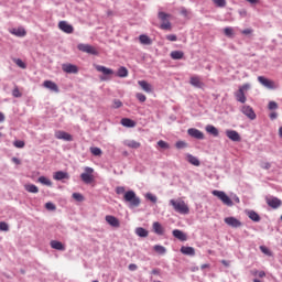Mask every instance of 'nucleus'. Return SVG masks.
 <instances>
[{"label": "nucleus", "mask_w": 282, "mask_h": 282, "mask_svg": "<svg viewBox=\"0 0 282 282\" xmlns=\"http://www.w3.org/2000/svg\"><path fill=\"white\" fill-rule=\"evenodd\" d=\"M171 206H173L174 210L176 213H180L181 215H188L191 213V209L188 208V205L181 198L178 199H171L170 200Z\"/></svg>", "instance_id": "f257e3e1"}, {"label": "nucleus", "mask_w": 282, "mask_h": 282, "mask_svg": "<svg viewBox=\"0 0 282 282\" xmlns=\"http://www.w3.org/2000/svg\"><path fill=\"white\" fill-rule=\"evenodd\" d=\"M123 200L130 204L132 208H138V206L141 204L140 197H138L133 191L126 192L123 195Z\"/></svg>", "instance_id": "f03ea898"}, {"label": "nucleus", "mask_w": 282, "mask_h": 282, "mask_svg": "<svg viewBox=\"0 0 282 282\" xmlns=\"http://www.w3.org/2000/svg\"><path fill=\"white\" fill-rule=\"evenodd\" d=\"M248 89H250V84H243L239 87L238 91L235 93L236 100L238 102H241L242 105L246 104V91H248Z\"/></svg>", "instance_id": "7ed1b4c3"}, {"label": "nucleus", "mask_w": 282, "mask_h": 282, "mask_svg": "<svg viewBox=\"0 0 282 282\" xmlns=\"http://www.w3.org/2000/svg\"><path fill=\"white\" fill-rule=\"evenodd\" d=\"M212 195H214V197H218V199H220V202H223V204H225V206H232V199H230L226 195V192L214 189L212 192Z\"/></svg>", "instance_id": "20e7f679"}, {"label": "nucleus", "mask_w": 282, "mask_h": 282, "mask_svg": "<svg viewBox=\"0 0 282 282\" xmlns=\"http://www.w3.org/2000/svg\"><path fill=\"white\" fill-rule=\"evenodd\" d=\"M158 17H159L160 21H162L160 29L161 30H171V22L169 21V18H171V14L160 11Z\"/></svg>", "instance_id": "39448f33"}, {"label": "nucleus", "mask_w": 282, "mask_h": 282, "mask_svg": "<svg viewBox=\"0 0 282 282\" xmlns=\"http://www.w3.org/2000/svg\"><path fill=\"white\" fill-rule=\"evenodd\" d=\"M95 69L100 74H104L105 77H101V80H109V78L115 74L113 69L101 65H95Z\"/></svg>", "instance_id": "423d86ee"}, {"label": "nucleus", "mask_w": 282, "mask_h": 282, "mask_svg": "<svg viewBox=\"0 0 282 282\" xmlns=\"http://www.w3.org/2000/svg\"><path fill=\"white\" fill-rule=\"evenodd\" d=\"M80 180L84 184H91L94 182V169L85 167V172L80 174Z\"/></svg>", "instance_id": "0eeeda50"}, {"label": "nucleus", "mask_w": 282, "mask_h": 282, "mask_svg": "<svg viewBox=\"0 0 282 282\" xmlns=\"http://www.w3.org/2000/svg\"><path fill=\"white\" fill-rule=\"evenodd\" d=\"M258 83L262 85L263 87H267V89H276V84L272 79H268L263 76L258 77Z\"/></svg>", "instance_id": "6e6552de"}, {"label": "nucleus", "mask_w": 282, "mask_h": 282, "mask_svg": "<svg viewBox=\"0 0 282 282\" xmlns=\"http://www.w3.org/2000/svg\"><path fill=\"white\" fill-rule=\"evenodd\" d=\"M77 48L79 50V52H85L86 54H93L94 56L98 54V51H96V47L89 44H78Z\"/></svg>", "instance_id": "1a4fd4ad"}, {"label": "nucleus", "mask_w": 282, "mask_h": 282, "mask_svg": "<svg viewBox=\"0 0 282 282\" xmlns=\"http://www.w3.org/2000/svg\"><path fill=\"white\" fill-rule=\"evenodd\" d=\"M224 221H225V224H227V226H230V228H241L243 226V224L239 219H237L232 216L226 217L224 219Z\"/></svg>", "instance_id": "9d476101"}, {"label": "nucleus", "mask_w": 282, "mask_h": 282, "mask_svg": "<svg viewBox=\"0 0 282 282\" xmlns=\"http://www.w3.org/2000/svg\"><path fill=\"white\" fill-rule=\"evenodd\" d=\"M241 112L243 116L248 117L249 120H257V113L254 112V109L250 106H242Z\"/></svg>", "instance_id": "9b49d317"}, {"label": "nucleus", "mask_w": 282, "mask_h": 282, "mask_svg": "<svg viewBox=\"0 0 282 282\" xmlns=\"http://www.w3.org/2000/svg\"><path fill=\"white\" fill-rule=\"evenodd\" d=\"M58 28L65 34H74V26L72 24H68L67 21H59Z\"/></svg>", "instance_id": "f8f14e48"}, {"label": "nucleus", "mask_w": 282, "mask_h": 282, "mask_svg": "<svg viewBox=\"0 0 282 282\" xmlns=\"http://www.w3.org/2000/svg\"><path fill=\"white\" fill-rule=\"evenodd\" d=\"M265 202L268 206H270V208H273V209L280 208V206L282 205L281 199L274 196L268 197Z\"/></svg>", "instance_id": "ddd939ff"}, {"label": "nucleus", "mask_w": 282, "mask_h": 282, "mask_svg": "<svg viewBox=\"0 0 282 282\" xmlns=\"http://www.w3.org/2000/svg\"><path fill=\"white\" fill-rule=\"evenodd\" d=\"M55 138L57 140H65L66 142H72V140H74V138L72 137V134L63 131V130H57L55 132Z\"/></svg>", "instance_id": "4468645a"}, {"label": "nucleus", "mask_w": 282, "mask_h": 282, "mask_svg": "<svg viewBox=\"0 0 282 282\" xmlns=\"http://www.w3.org/2000/svg\"><path fill=\"white\" fill-rule=\"evenodd\" d=\"M189 85H192V87H196L197 89H203L205 86L204 82H202V77L199 76H192L189 78Z\"/></svg>", "instance_id": "2eb2a0df"}, {"label": "nucleus", "mask_w": 282, "mask_h": 282, "mask_svg": "<svg viewBox=\"0 0 282 282\" xmlns=\"http://www.w3.org/2000/svg\"><path fill=\"white\" fill-rule=\"evenodd\" d=\"M9 32L10 34H13V36H18L20 39L28 34V32L25 31V28L23 26L10 29Z\"/></svg>", "instance_id": "dca6fc26"}, {"label": "nucleus", "mask_w": 282, "mask_h": 282, "mask_svg": "<svg viewBox=\"0 0 282 282\" xmlns=\"http://www.w3.org/2000/svg\"><path fill=\"white\" fill-rule=\"evenodd\" d=\"M62 69L65 74H78V66L74 64H63Z\"/></svg>", "instance_id": "f3484780"}, {"label": "nucleus", "mask_w": 282, "mask_h": 282, "mask_svg": "<svg viewBox=\"0 0 282 282\" xmlns=\"http://www.w3.org/2000/svg\"><path fill=\"white\" fill-rule=\"evenodd\" d=\"M226 135L232 142H241V135L236 130H227Z\"/></svg>", "instance_id": "a211bd4d"}, {"label": "nucleus", "mask_w": 282, "mask_h": 282, "mask_svg": "<svg viewBox=\"0 0 282 282\" xmlns=\"http://www.w3.org/2000/svg\"><path fill=\"white\" fill-rule=\"evenodd\" d=\"M187 133L188 135H191V138H195L196 140H204V132H202L200 130L191 128L187 130Z\"/></svg>", "instance_id": "6ab92c4d"}, {"label": "nucleus", "mask_w": 282, "mask_h": 282, "mask_svg": "<svg viewBox=\"0 0 282 282\" xmlns=\"http://www.w3.org/2000/svg\"><path fill=\"white\" fill-rule=\"evenodd\" d=\"M43 87H45V89H50V91H54V94H58L61 91L58 89V85L52 80H45L43 83Z\"/></svg>", "instance_id": "aec40b11"}, {"label": "nucleus", "mask_w": 282, "mask_h": 282, "mask_svg": "<svg viewBox=\"0 0 282 282\" xmlns=\"http://www.w3.org/2000/svg\"><path fill=\"white\" fill-rule=\"evenodd\" d=\"M138 85L143 91H145V94H151L153 91V86L147 80H139Z\"/></svg>", "instance_id": "412c9836"}, {"label": "nucleus", "mask_w": 282, "mask_h": 282, "mask_svg": "<svg viewBox=\"0 0 282 282\" xmlns=\"http://www.w3.org/2000/svg\"><path fill=\"white\" fill-rule=\"evenodd\" d=\"M106 221L107 224H109V226H112V228H120V220L115 216H111V215L106 216Z\"/></svg>", "instance_id": "4be33fe9"}, {"label": "nucleus", "mask_w": 282, "mask_h": 282, "mask_svg": "<svg viewBox=\"0 0 282 282\" xmlns=\"http://www.w3.org/2000/svg\"><path fill=\"white\" fill-rule=\"evenodd\" d=\"M54 180L61 182V180H69V174L67 172L57 171L53 175Z\"/></svg>", "instance_id": "5701e85b"}, {"label": "nucleus", "mask_w": 282, "mask_h": 282, "mask_svg": "<svg viewBox=\"0 0 282 282\" xmlns=\"http://www.w3.org/2000/svg\"><path fill=\"white\" fill-rule=\"evenodd\" d=\"M173 237H175V239H178L180 241H186L188 238L186 237V234H184L182 230L180 229H174L173 230Z\"/></svg>", "instance_id": "b1692460"}, {"label": "nucleus", "mask_w": 282, "mask_h": 282, "mask_svg": "<svg viewBox=\"0 0 282 282\" xmlns=\"http://www.w3.org/2000/svg\"><path fill=\"white\" fill-rule=\"evenodd\" d=\"M205 130L209 133V135H214V138L219 135V130L213 124H207Z\"/></svg>", "instance_id": "393cba45"}, {"label": "nucleus", "mask_w": 282, "mask_h": 282, "mask_svg": "<svg viewBox=\"0 0 282 282\" xmlns=\"http://www.w3.org/2000/svg\"><path fill=\"white\" fill-rule=\"evenodd\" d=\"M181 252L187 257H195V248L193 247H182Z\"/></svg>", "instance_id": "a878e982"}, {"label": "nucleus", "mask_w": 282, "mask_h": 282, "mask_svg": "<svg viewBox=\"0 0 282 282\" xmlns=\"http://www.w3.org/2000/svg\"><path fill=\"white\" fill-rule=\"evenodd\" d=\"M51 248H53V250H65V245H63V242L58 241V240H52L51 241Z\"/></svg>", "instance_id": "bb28decb"}, {"label": "nucleus", "mask_w": 282, "mask_h": 282, "mask_svg": "<svg viewBox=\"0 0 282 282\" xmlns=\"http://www.w3.org/2000/svg\"><path fill=\"white\" fill-rule=\"evenodd\" d=\"M139 42L141 43V45H151L153 43L151 37H149V35L147 34H141L139 36Z\"/></svg>", "instance_id": "cd10ccee"}, {"label": "nucleus", "mask_w": 282, "mask_h": 282, "mask_svg": "<svg viewBox=\"0 0 282 282\" xmlns=\"http://www.w3.org/2000/svg\"><path fill=\"white\" fill-rule=\"evenodd\" d=\"M152 228L155 235H164V227H162V224L155 221L153 223Z\"/></svg>", "instance_id": "c85d7f7f"}, {"label": "nucleus", "mask_w": 282, "mask_h": 282, "mask_svg": "<svg viewBox=\"0 0 282 282\" xmlns=\"http://www.w3.org/2000/svg\"><path fill=\"white\" fill-rule=\"evenodd\" d=\"M247 215L249 219H251V221H256V223L261 221V216H259V214H257V212L254 210H249Z\"/></svg>", "instance_id": "c756f323"}, {"label": "nucleus", "mask_w": 282, "mask_h": 282, "mask_svg": "<svg viewBox=\"0 0 282 282\" xmlns=\"http://www.w3.org/2000/svg\"><path fill=\"white\" fill-rule=\"evenodd\" d=\"M171 58H173V61H182V58H184V52L182 51H173L170 54Z\"/></svg>", "instance_id": "7c9ffc66"}, {"label": "nucleus", "mask_w": 282, "mask_h": 282, "mask_svg": "<svg viewBox=\"0 0 282 282\" xmlns=\"http://www.w3.org/2000/svg\"><path fill=\"white\" fill-rule=\"evenodd\" d=\"M121 124H122V127H128V128L132 129L133 127H135V121H133L129 118H123V119H121Z\"/></svg>", "instance_id": "2f4dec72"}, {"label": "nucleus", "mask_w": 282, "mask_h": 282, "mask_svg": "<svg viewBox=\"0 0 282 282\" xmlns=\"http://www.w3.org/2000/svg\"><path fill=\"white\" fill-rule=\"evenodd\" d=\"M124 144L129 149H140V147H142V144L140 142L134 141V140L126 141Z\"/></svg>", "instance_id": "473e14b6"}, {"label": "nucleus", "mask_w": 282, "mask_h": 282, "mask_svg": "<svg viewBox=\"0 0 282 282\" xmlns=\"http://www.w3.org/2000/svg\"><path fill=\"white\" fill-rule=\"evenodd\" d=\"M117 76L119 78H127V76H129V69H127V67H119L118 72H117Z\"/></svg>", "instance_id": "72a5a7b5"}, {"label": "nucleus", "mask_w": 282, "mask_h": 282, "mask_svg": "<svg viewBox=\"0 0 282 282\" xmlns=\"http://www.w3.org/2000/svg\"><path fill=\"white\" fill-rule=\"evenodd\" d=\"M187 162H189V164H193V166H199V159H197V156H194L192 154L187 155Z\"/></svg>", "instance_id": "f704fd0d"}, {"label": "nucleus", "mask_w": 282, "mask_h": 282, "mask_svg": "<svg viewBox=\"0 0 282 282\" xmlns=\"http://www.w3.org/2000/svg\"><path fill=\"white\" fill-rule=\"evenodd\" d=\"M24 188L28 193H39V187L34 184H26Z\"/></svg>", "instance_id": "c9c22d12"}, {"label": "nucleus", "mask_w": 282, "mask_h": 282, "mask_svg": "<svg viewBox=\"0 0 282 282\" xmlns=\"http://www.w3.org/2000/svg\"><path fill=\"white\" fill-rule=\"evenodd\" d=\"M135 235H138V237H149V231L142 227H138L135 229Z\"/></svg>", "instance_id": "e433bc0d"}, {"label": "nucleus", "mask_w": 282, "mask_h": 282, "mask_svg": "<svg viewBox=\"0 0 282 282\" xmlns=\"http://www.w3.org/2000/svg\"><path fill=\"white\" fill-rule=\"evenodd\" d=\"M40 184H43L44 186H52V181L45 176H40L39 180Z\"/></svg>", "instance_id": "4c0bfd02"}, {"label": "nucleus", "mask_w": 282, "mask_h": 282, "mask_svg": "<svg viewBox=\"0 0 282 282\" xmlns=\"http://www.w3.org/2000/svg\"><path fill=\"white\" fill-rule=\"evenodd\" d=\"M145 198H148L149 202H152V204L158 203V196L153 195L152 193H147Z\"/></svg>", "instance_id": "58836bf2"}, {"label": "nucleus", "mask_w": 282, "mask_h": 282, "mask_svg": "<svg viewBox=\"0 0 282 282\" xmlns=\"http://www.w3.org/2000/svg\"><path fill=\"white\" fill-rule=\"evenodd\" d=\"M12 96L13 98H21V96H23V94L21 93V90H19V86H15L12 90Z\"/></svg>", "instance_id": "ea45409f"}, {"label": "nucleus", "mask_w": 282, "mask_h": 282, "mask_svg": "<svg viewBox=\"0 0 282 282\" xmlns=\"http://www.w3.org/2000/svg\"><path fill=\"white\" fill-rule=\"evenodd\" d=\"M90 153H93L96 156H100L102 155V150H100V148L93 147L90 148Z\"/></svg>", "instance_id": "a19ab883"}, {"label": "nucleus", "mask_w": 282, "mask_h": 282, "mask_svg": "<svg viewBox=\"0 0 282 282\" xmlns=\"http://www.w3.org/2000/svg\"><path fill=\"white\" fill-rule=\"evenodd\" d=\"M73 199L76 202H85V196H83L80 193H73Z\"/></svg>", "instance_id": "79ce46f5"}, {"label": "nucleus", "mask_w": 282, "mask_h": 282, "mask_svg": "<svg viewBox=\"0 0 282 282\" xmlns=\"http://www.w3.org/2000/svg\"><path fill=\"white\" fill-rule=\"evenodd\" d=\"M154 250L159 253V254H164L166 252V248H164L163 246L160 245H155L154 246Z\"/></svg>", "instance_id": "37998d69"}, {"label": "nucleus", "mask_w": 282, "mask_h": 282, "mask_svg": "<svg viewBox=\"0 0 282 282\" xmlns=\"http://www.w3.org/2000/svg\"><path fill=\"white\" fill-rule=\"evenodd\" d=\"M217 8H226V0H212Z\"/></svg>", "instance_id": "c03bdc74"}, {"label": "nucleus", "mask_w": 282, "mask_h": 282, "mask_svg": "<svg viewBox=\"0 0 282 282\" xmlns=\"http://www.w3.org/2000/svg\"><path fill=\"white\" fill-rule=\"evenodd\" d=\"M158 147H160V149H171V145L164 140L158 141Z\"/></svg>", "instance_id": "a18cd8bd"}, {"label": "nucleus", "mask_w": 282, "mask_h": 282, "mask_svg": "<svg viewBox=\"0 0 282 282\" xmlns=\"http://www.w3.org/2000/svg\"><path fill=\"white\" fill-rule=\"evenodd\" d=\"M268 109L270 111H274V110L279 109V104H276V101H270L268 105Z\"/></svg>", "instance_id": "49530a36"}, {"label": "nucleus", "mask_w": 282, "mask_h": 282, "mask_svg": "<svg viewBox=\"0 0 282 282\" xmlns=\"http://www.w3.org/2000/svg\"><path fill=\"white\" fill-rule=\"evenodd\" d=\"M135 98H137V100H138L139 102H147V96H145L144 94H142V93H138V94L135 95Z\"/></svg>", "instance_id": "de8ad7c7"}, {"label": "nucleus", "mask_w": 282, "mask_h": 282, "mask_svg": "<svg viewBox=\"0 0 282 282\" xmlns=\"http://www.w3.org/2000/svg\"><path fill=\"white\" fill-rule=\"evenodd\" d=\"M13 145L15 147V149H23L25 147V142L21 140H17L13 142Z\"/></svg>", "instance_id": "09e8293b"}, {"label": "nucleus", "mask_w": 282, "mask_h": 282, "mask_svg": "<svg viewBox=\"0 0 282 282\" xmlns=\"http://www.w3.org/2000/svg\"><path fill=\"white\" fill-rule=\"evenodd\" d=\"M176 149H186V147H188V143H186L185 141H177L175 143Z\"/></svg>", "instance_id": "8fccbe9b"}, {"label": "nucleus", "mask_w": 282, "mask_h": 282, "mask_svg": "<svg viewBox=\"0 0 282 282\" xmlns=\"http://www.w3.org/2000/svg\"><path fill=\"white\" fill-rule=\"evenodd\" d=\"M0 230L3 232H8L10 230V227L8 226V223L1 221L0 223Z\"/></svg>", "instance_id": "3c124183"}, {"label": "nucleus", "mask_w": 282, "mask_h": 282, "mask_svg": "<svg viewBox=\"0 0 282 282\" xmlns=\"http://www.w3.org/2000/svg\"><path fill=\"white\" fill-rule=\"evenodd\" d=\"M260 250L261 252H263V254H267L268 257H272V251H270V249H268L267 247L261 246Z\"/></svg>", "instance_id": "603ef678"}, {"label": "nucleus", "mask_w": 282, "mask_h": 282, "mask_svg": "<svg viewBox=\"0 0 282 282\" xmlns=\"http://www.w3.org/2000/svg\"><path fill=\"white\" fill-rule=\"evenodd\" d=\"M45 208L46 210H56V205H54V203L48 202L45 204Z\"/></svg>", "instance_id": "864d4df0"}, {"label": "nucleus", "mask_w": 282, "mask_h": 282, "mask_svg": "<svg viewBox=\"0 0 282 282\" xmlns=\"http://www.w3.org/2000/svg\"><path fill=\"white\" fill-rule=\"evenodd\" d=\"M112 107L113 109H120V107H122V101H120V99H115Z\"/></svg>", "instance_id": "5fc2aeb1"}, {"label": "nucleus", "mask_w": 282, "mask_h": 282, "mask_svg": "<svg viewBox=\"0 0 282 282\" xmlns=\"http://www.w3.org/2000/svg\"><path fill=\"white\" fill-rule=\"evenodd\" d=\"M224 34H226L227 36H232V34H234L232 28H225Z\"/></svg>", "instance_id": "6e6d98bb"}, {"label": "nucleus", "mask_w": 282, "mask_h": 282, "mask_svg": "<svg viewBox=\"0 0 282 282\" xmlns=\"http://www.w3.org/2000/svg\"><path fill=\"white\" fill-rule=\"evenodd\" d=\"M15 65H18V67H21V69H25V63L21 59H17L15 61Z\"/></svg>", "instance_id": "4d7b16f0"}, {"label": "nucleus", "mask_w": 282, "mask_h": 282, "mask_svg": "<svg viewBox=\"0 0 282 282\" xmlns=\"http://www.w3.org/2000/svg\"><path fill=\"white\" fill-rule=\"evenodd\" d=\"M271 166H272V165H271L269 162H263V163L261 164V169H264L265 171L270 170Z\"/></svg>", "instance_id": "13d9d810"}, {"label": "nucleus", "mask_w": 282, "mask_h": 282, "mask_svg": "<svg viewBox=\"0 0 282 282\" xmlns=\"http://www.w3.org/2000/svg\"><path fill=\"white\" fill-rule=\"evenodd\" d=\"M166 40L172 41V42L177 41V35H175V34L166 35Z\"/></svg>", "instance_id": "bf43d9fd"}, {"label": "nucleus", "mask_w": 282, "mask_h": 282, "mask_svg": "<svg viewBox=\"0 0 282 282\" xmlns=\"http://www.w3.org/2000/svg\"><path fill=\"white\" fill-rule=\"evenodd\" d=\"M116 193H117V195H122V194H124V187L118 186V187L116 188Z\"/></svg>", "instance_id": "052dcab7"}, {"label": "nucleus", "mask_w": 282, "mask_h": 282, "mask_svg": "<svg viewBox=\"0 0 282 282\" xmlns=\"http://www.w3.org/2000/svg\"><path fill=\"white\" fill-rule=\"evenodd\" d=\"M128 270H130V272H135V270H138V264H129Z\"/></svg>", "instance_id": "680f3d73"}, {"label": "nucleus", "mask_w": 282, "mask_h": 282, "mask_svg": "<svg viewBox=\"0 0 282 282\" xmlns=\"http://www.w3.org/2000/svg\"><path fill=\"white\" fill-rule=\"evenodd\" d=\"M241 34H245V35L252 34V29H245L241 31Z\"/></svg>", "instance_id": "e2e57ef3"}, {"label": "nucleus", "mask_w": 282, "mask_h": 282, "mask_svg": "<svg viewBox=\"0 0 282 282\" xmlns=\"http://www.w3.org/2000/svg\"><path fill=\"white\" fill-rule=\"evenodd\" d=\"M278 116H279V115H278L276 112H271V113H270V119H271V120H276Z\"/></svg>", "instance_id": "0e129e2a"}, {"label": "nucleus", "mask_w": 282, "mask_h": 282, "mask_svg": "<svg viewBox=\"0 0 282 282\" xmlns=\"http://www.w3.org/2000/svg\"><path fill=\"white\" fill-rule=\"evenodd\" d=\"M259 279H263L265 276V271H258Z\"/></svg>", "instance_id": "69168bd1"}, {"label": "nucleus", "mask_w": 282, "mask_h": 282, "mask_svg": "<svg viewBox=\"0 0 282 282\" xmlns=\"http://www.w3.org/2000/svg\"><path fill=\"white\" fill-rule=\"evenodd\" d=\"M0 122H6V115L3 112H0Z\"/></svg>", "instance_id": "338daca9"}, {"label": "nucleus", "mask_w": 282, "mask_h": 282, "mask_svg": "<svg viewBox=\"0 0 282 282\" xmlns=\"http://www.w3.org/2000/svg\"><path fill=\"white\" fill-rule=\"evenodd\" d=\"M12 162H14V164H21V161L18 158H13Z\"/></svg>", "instance_id": "774afa93"}]
</instances>
